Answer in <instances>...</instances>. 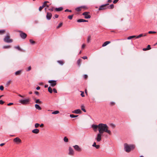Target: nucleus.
<instances>
[{
  "instance_id": "obj_1",
  "label": "nucleus",
  "mask_w": 157,
  "mask_h": 157,
  "mask_svg": "<svg viewBox=\"0 0 157 157\" xmlns=\"http://www.w3.org/2000/svg\"><path fill=\"white\" fill-rule=\"evenodd\" d=\"M98 131L100 133L103 134L104 132L107 133L109 135H111V131L109 130V127L106 124L100 123L98 124Z\"/></svg>"
},
{
  "instance_id": "obj_2",
  "label": "nucleus",
  "mask_w": 157,
  "mask_h": 157,
  "mask_svg": "<svg viewBox=\"0 0 157 157\" xmlns=\"http://www.w3.org/2000/svg\"><path fill=\"white\" fill-rule=\"evenodd\" d=\"M124 150L127 152H130L132 150H133L135 147L133 145H129L127 143L124 144Z\"/></svg>"
},
{
  "instance_id": "obj_3",
  "label": "nucleus",
  "mask_w": 157,
  "mask_h": 157,
  "mask_svg": "<svg viewBox=\"0 0 157 157\" xmlns=\"http://www.w3.org/2000/svg\"><path fill=\"white\" fill-rule=\"evenodd\" d=\"M3 40L5 42L7 43H12L13 42V40L10 39V36L8 34L6 35L5 36L3 39Z\"/></svg>"
},
{
  "instance_id": "obj_4",
  "label": "nucleus",
  "mask_w": 157,
  "mask_h": 157,
  "mask_svg": "<svg viewBox=\"0 0 157 157\" xmlns=\"http://www.w3.org/2000/svg\"><path fill=\"white\" fill-rule=\"evenodd\" d=\"M108 5H109V4L107 3L101 5V6H100L98 9V10H105L107 9V6Z\"/></svg>"
},
{
  "instance_id": "obj_5",
  "label": "nucleus",
  "mask_w": 157,
  "mask_h": 157,
  "mask_svg": "<svg viewBox=\"0 0 157 157\" xmlns=\"http://www.w3.org/2000/svg\"><path fill=\"white\" fill-rule=\"evenodd\" d=\"M29 99H26L24 100H21L19 101V102L23 105L26 104L29 102Z\"/></svg>"
},
{
  "instance_id": "obj_6",
  "label": "nucleus",
  "mask_w": 157,
  "mask_h": 157,
  "mask_svg": "<svg viewBox=\"0 0 157 157\" xmlns=\"http://www.w3.org/2000/svg\"><path fill=\"white\" fill-rule=\"evenodd\" d=\"M102 136L103 134L102 133H99L97 134L95 139L98 142H100L101 140V137Z\"/></svg>"
},
{
  "instance_id": "obj_7",
  "label": "nucleus",
  "mask_w": 157,
  "mask_h": 157,
  "mask_svg": "<svg viewBox=\"0 0 157 157\" xmlns=\"http://www.w3.org/2000/svg\"><path fill=\"white\" fill-rule=\"evenodd\" d=\"M56 81L50 80L48 81V82L50 83L51 86L53 87L55 86L56 84Z\"/></svg>"
},
{
  "instance_id": "obj_8",
  "label": "nucleus",
  "mask_w": 157,
  "mask_h": 157,
  "mask_svg": "<svg viewBox=\"0 0 157 157\" xmlns=\"http://www.w3.org/2000/svg\"><path fill=\"white\" fill-rule=\"evenodd\" d=\"M90 13L89 12H85L83 13L82 14L84 16L85 18L86 19L90 18L91 17V16L88 14Z\"/></svg>"
},
{
  "instance_id": "obj_9",
  "label": "nucleus",
  "mask_w": 157,
  "mask_h": 157,
  "mask_svg": "<svg viewBox=\"0 0 157 157\" xmlns=\"http://www.w3.org/2000/svg\"><path fill=\"white\" fill-rule=\"evenodd\" d=\"M20 37L23 39H25L26 38L27 36V35L26 34L24 33L22 31H20Z\"/></svg>"
},
{
  "instance_id": "obj_10",
  "label": "nucleus",
  "mask_w": 157,
  "mask_h": 157,
  "mask_svg": "<svg viewBox=\"0 0 157 157\" xmlns=\"http://www.w3.org/2000/svg\"><path fill=\"white\" fill-rule=\"evenodd\" d=\"M52 14L49 12H47V15L46 16V18L48 20H50L51 19L52 17Z\"/></svg>"
},
{
  "instance_id": "obj_11",
  "label": "nucleus",
  "mask_w": 157,
  "mask_h": 157,
  "mask_svg": "<svg viewBox=\"0 0 157 157\" xmlns=\"http://www.w3.org/2000/svg\"><path fill=\"white\" fill-rule=\"evenodd\" d=\"M13 141L17 144H19L21 142V140L19 138L16 137L13 139Z\"/></svg>"
},
{
  "instance_id": "obj_12",
  "label": "nucleus",
  "mask_w": 157,
  "mask_h": 157,
  "mask_svg": "<svg viewBox=\"0 0 157 157\" xmlns=\"http://www.w3.org/2000/svg\"><path fill=\"white\" fill-rule=\"evenodd\" d=\"M91 127L93 128L94 131L96 132L97 131V128H99L98 125H97L93 124L92 125Z\"/></svg>"
},
{
  "instance_id": "obj_13",
  "label": "nucleus",
  "mask_w": 157,
  "mask_h": 157,
  "mask_svg": "<svg viewBox=\"0 0 157 157\" xmlns=\"http://www.w3.org/2000/svg\"><path fill=\"white\" fill-rule=\"evenodd\" d=\"M73 147L77 151H81V149L79 146L78 145H75L73 146Z\"/></svg>"
},
{
  "instance_id": "obj_14",
  "label": "nucleus",
  "mask_w": 157,
  "mask_h": 157,
  "mask_svg": "<svg viewBox=\"0 0 157 157\" xmlns=\"http://www.w3.org/2000/svg\"><path fill=\"white\" fill-rule=\"evenodd\" d=\"M69 154L71 155H73L74 154V151L73 149L71 147L69 148Z\"/></svg>"
},
{
  "instance_id": "obj_15",
  "label": "nucleus",
  "mask_w": 157,
  "mask_h": 157,
  "mask_svg": "<svg viewBox=\"0 0 157 157\" xmlns=\"http://www.w3.org/2000/svg\"><path fill=\"white\" fill-rule=\"evenodd\" d=\"M81 112L82 111L80 109H76L72 112L73 113L76 114H80Z\"/></svg>"
},
{
  "instance_id": "obj_16",
  "label": "nucleus",
  "mask_w": 157,
  "mask_h": 157,
  "mask_svg": "<svg viewBox=\"0 0 157 157\" xmlns=\"http://www.w3.org/2000/svg\"><path fill=\"white\" fill-rule=\"evenodd\" d=\"M40 132L39 130L37 129H35L32 131V132L35 134H38Z\"/></svg>"
},
{
  "instance_id": "obj_17",
  "label": "nucleus",
  "mask_w": 157,
  "mask_h": 157,
  "mask_svg": "<svg viewBox=\"0 0 157 157\" xmlns=\"http://www.w3.org/2000/svg\"><path fill=\"white\" fill-rule=\"evenodd\" d=\"M85 7H86L84 6H81V7H78L76 8L75 10L76 11H77L78 12H79V11H81L82 8H84Z\"/></svg>"
},
{
  "instance_id": "obj_18",
  "label": "nucleus",
  "mask_w": 157,
  "mask_h": 157,
  "mask_svg": "<svg viewBox=\"0 0 157 157\" xmlns=\"http://www.w3.org/2000/svg\"><path fill=\"white\" fill-rule=\"evenodd\" d=\"M87 21H88L83 19H79L77 21V22H83Z\"/></svg>"
},
{
  "instance_id": "obj_19",
  "label": "nucleus",
  "mask_w": 157,
  "mask_h": 157,
  "mask_svg": "<svg viewBox=\"0 0 157 157\" xmlns=\"http://www.w3.org/2000/svg\"><path fill=\"white\" fill-rule=\"evenodd\" d=\"M146 36V34H141L139 35L138 36H136V38H139L141 37H143V36Z\"/></svg>"
},
{
  "instance_id": "obj_20",
  "label": "nucleus",
  "mask_w": 157,
  "mask_h": 157,
  "mask_svg": "<svg viewBox=\"0 0 157 157\" xmlns=\"http://www.w3.org/2000/svg\"><path fill=\"white\" fill-rule=\"evenodd\" d=\"M110 41H106L103 44H102V47H105L106 46L107 44L110 43Z\"/></svg>"
},
{
  "instance_id": "obj_21",
  "label": "nucleus",
  "mask_w": 157,
  "mask_h": 157,
  "mask_svg": "<svg viewBox=\"0 0 157 157\" xmlns=\"http://www.w3.org/2000/svg\"><path fill=\"white\" fill-rule=\"evenodd\" d=\"M35 108L39 110H40L41 109V108L40 107L38 104H35Z\"/></svg>"
},
{
  "instance_id": "obj_22",
  "label": "nucleus",
  "mask_w": 157,
  "mask_h": 157,
  "mask_svg": "<svg viewBox=\"0 0 157 157\" xmlns=\"http://www.w3.org/2000/svg\"><path fill=\"white\" fill-rule=\"evenodd\" d=\"M93 147H95L97 149H98L99 148L100 146L98 145H97L95 142H94L92 145Z\"/></svg>"
},
{
  "instance_id": "obj_23",
  "label": "nucleus",
  "mask_w": 157,
  "mask_h": 157,
  "mask_svg": "<svg viewBox=\"0 0 157 157\" xmlns=\"http://www.w3.org/2000/svg\"><path fill=\"white\" fill-rule=\"evenodd\" d=\"M14 48L15 49H17L20 51H22V52L23 51V49H21V48L20 47L18 46H15L14 47Z\"/></svg>"
},
{
  "instance_id": "obj_24",
  "label": "nucleus",
  "mask_w": 157,
  "mask_h": 157,
  "mask_svg": "<svg viewBox=\"0 0 157 157\" xmlns=\"http://www.w3.org/2000/svg\"><path fill=\"white\" fill-rule=\"evenodd\" d=\"M63 9V8L61 7L59 8H55V10L57 11H59L62 10Z\"/></svg>"
},
{
  "instance_id": "obj_25",
  "label": "nucleus",
  "mask_w": 157,
  "mask_h": 157,
  "mask_svg": "<svg viewBox=\"0 0 157 157\" xmlns=\"http://www.w3.org/2000/svg\"><path fill=\"white\" fill-rule=\"evenodd\" d=\"M114 7V5L113 4H111V5H110L109 6H107V9H113V8Z\"/></svg>"
},
{
  "instance_id": "obj_26",
  "label": "nucleus",
  "mask_w": 157,
  "mask_h": 157,
  "mask_svg": "<svg viewBox=\"0 0 157 157\" xmlns=\"http://www.w3.org/2000/svg\"><path fill=\"white\" fill-rule=\"evenodd\" d=\"M91 36L90 35H89L87 38V42L89 43L91 40Z\"/></svg>"
},
{
  "instance_id": "obj_27",
  "label": "nucleus",
  "mask_w": 157,
  "mask_h": 157,
  "mask_svg": "<svg viewBox=\"0 0 157 157\" xmlns=\"http://www.w3.org/2000/svg\"><path fill=\"white\" fill-rule=\"evenodd\" d=\"M35 103H38L39 104H40L42 103V102L41 101H40L39 99H36V101H35Z\"/></svg>"
},
{
  "instance_id": "obj_28",
  "label": "nucleus",
  "mask_w": 157,
  "mask_h": 157,
  "mask_svg": "<svg viewBox=\"0 0 157 157\" xmlns=\"http://www.w3.org/2000/svg\"><path fill=\"white\" fill-rule=\"evenodd\" d=\"M48 1H45L44 2L43 4V5H44V7H45L46 6L47 7H49V6L47 4H46V3H48Z\"/></svg>"
},
{
  "instance_id": "obj_29",
  "label": "nucleus",
  "mask_w": 157,
  "mask_h": 157,
  "mask_svg": "<svg viewBox=\"0 0 157 157\" xmlns=\"http://www.w3.org/2000/svg\"><path fill=\"white\" fill-rule=\"evenodd\" d=\"M81 109L84 112H86V110L85 109V107L84 105H82L81 106Z\"/></svg>"
},
{
  "instance_id": "obj_30",
  "label": "nucleus",
  "mask_w": 157,
  "mask_h": 157,
  "mask_svg": "<svg viewBox=\"0 0 157 157\" xmlns=\"http://www.w3.org/2000/svg\"><path fill=\"white\" fill-rule=\"evenodd\" d=\"M48 91L50 93H52V88L50 87H49L48 88Z\"/></svg>"
},
{
  "instance_id": "obj_31",
  "label": "nucleus",
  "mask_w": 157,
  "mask_h": 157,
  "mask_svg": "<svg viewBox=\"0 0 157 157\" xmlns=\"http://www.w3.org/2000/svg\"><path fill=\"white\" fill-rule=\"evenodd\" d=\"M135 37H136V36H131L128 37L127 38V39L128 40H130V39H131L132 38H135Z\"/></svg>"
},
{
  "instance_id": "obj_32",
  "label": "nucleus",
  "mask_w": 157,
  "mask_h": 157,
  "mask_svg": "<svg viewBox=\"0 0 157 157\" xmlns=\"http://www.w3.org/2000/svg\"><path fill=\"white\" fill-rule=\"evenodd\" d=\"M11 47L10 45L4 46L2 47L3 49L9 48H10Z\"/></svg>"
},
{
  "instance_id": "obj_33",
  "label": "nucleus",
  "mask_w": 157,
  "mask_h": 157,
  "mask_svg": "<svg viewBox=\"0 0 157 157\" xmlns=\"http://www.w3.org/2000/svg\"><path fill=\"white\" fill-rule=\"evenodd\" d=\"M57 62L61 65H63V62L62 60H58L57 61Z\"/></svg>"
},
{
  "instance_id": "obj_34",
  "label": "nucleus",
  "mask_w": 157,
  "mask_h": 157,
  "mask_svg": "<svg viewBox=\"0 0 157 157\" xmlns=\"http://www.w3.org/2000/svg\"><path fill=\"white\" fill-rule=\"evenodd\" d=\"M59 113V111L58 110L55 111L52 113V114H56Z\"/></svg>"
},
{
  "instance_id": "obj_35",
  "label": "nucleus",
  "mask_w": 157,
  "mask_h": 157,
  "mask_svg": "<svg viewBox=\"0 0 157 157\" xmlns=\"http://www.w3.org/2000/svg\"><path fill=\"white\" fill-rule=\"evenodd\" d=\"M44 7V5H42V6H40L39 8V11H41L42 9Z\"/></svg>"
},
{
  "instance_id": "obj_36",
  "label": "nucleus",
  "mask_w": 157,
  "mask_h": 157,
  "mask_svg": "<svg viewBox=\"0 0 157 157\" xmlns=\"http://www.w3.org/2000/svg\"><path fill=\"white\" fill-rule=\"evenodd\" d=\"M21 72V71H17L15 72V75H19L20 74Z\"/></svg>"
},
{
  "instance_id": "obj_37",
  "label": "nucleus",
  "mask_w": 157,
  "mask_h": 157,
  "mask_svg": "<svg viewBox=\"0 0 157 157\" xmlns=\"http://www.w3.org/2000/svg\"><path fill=\"white\" fill-rule=\"evenodd\" d=\"M63 140L65 142H68V139L66 137H65L63 139Z\"/></svg>"
},
{
  "instance_id": "obj_38",
  "label": "nucleus",
  "mask_w": 157,
  "mask_h": 157,
  "mask_svg": "<svg viewBox=\"0 0 157 157\" xmlns=\"http://www.w3.org/2000/svg\"><path fill=\"white\" fill-rule=\"evenodd\" d=\"M70 117L71 118H75V117H77L78 116V115H75L73 114H70Z\"/></svg>"
},
{
  "instance_id": "obj_39",
  "label": "nucleus",
  "mask_w": 157,
  "mask_h": 157,
  "mask_svg": "<svg viewBox=\"0 0 157 157\" xmlns=\"http://www.w3.org/2000/svg\"><path fill=\"white\" fill-rule=\"evenodd\" d=\"M29 41L30 43L32 44H35V42L32 39H30Z\"/></svg>"
},
{
  "instance_id": "obj_40",
  "label": "nucleus",
  "mask_w": 157,
  "mask_h": 157,
  "mask_svg": "<svg viewBox=\"0 0 157 157\" xmlns=\"http://www.w3.org/2000/svg\"><path fill=\"white\" fill-rule=\"evenodd\" d=\"M62 25H63V23L62 22L60 23L59 24V25H58L57 27L56 28L57 29L59 28L60 27H61Z\"/></svg>"
},
{
  "instance_id": "obj_41",
  "label": "nucleus",
  "mask_w": 157,
  "mask_h": 157,
  "mask_svg": "<svg viewBox=\"0 0 157 157\" xmlns=\"http://www.w3.org/2000/svg\"><path fill=\"white\" fill-rule=\"evenodd\" d=\"M73 16V15H69L68 17V18L70 20H71L72 19Z\"/></svg>"
},
{
  "instance_id": "obj_42",
  "label": "nucleus",
  "mask_w": 157,
  "mask_h": 157,
  "mask_svg": "<svg viewBox=\"0 0 157 157\" xmlns=\"http://www.w3.org/2000/svg\"><path fill=\"white\" fill-rule=\"evenodd\" d=\"M77 64H78V65L79 66H80V65H81V64H80V63H81V60L80 59H78L77 60Z\"/></svg>"
},
{
  "instance_id": "obj_43",
  "label": "nucleus",
  "mask_w": 157,
  "mask_h": 157,
  "mask_svg": "<svg viewBox=\"0 0 157 157\" xmlns=\"http://www.w3.org/2000/svg\"><path fill=\"white\" fill-rule=\"evenodd\" d=\"M5 32V30L4 29L0 30V34H2L4 33Z\"/></svg>"
},
{
  "instance_id": "obj_44",
  "label": "nucleus",
  "mask_w": 157,
  "mask_h": 157,
  "mask_svg": "<svg viewBox=\"0 0 157 157\" xmlns=\"http://www.w3.org/2000/svg\"><path fill=\"white\" fill-rule=\"evenodd\" d=\"M40 125L38 123H36L35 124V127L36 128H37L39 126H40Z\"/></svg>"
},
{
  "instance_id": "obj_45",
  "label": "nucleus",
  "mask_w": 157,
  "mask_h": 157,
  "mask_svg": "<svg viewBox=\"0 0 157 157\" xmlns=\"http://www.w3.org/2000/svg\"><path fill=\"white\" fill-rule=\"evenodd\" d=\"M11 82V80H9V81H8L7 82V83L6 84V85L8 86H9L10 84V83Z\"/></svg>"
},
{
  "instance_id": "obj_46",
  "label": "nucleus",
  "mask_w": 157,
  "mask_h": 157,
  "mask_svg": "<svg viewBox=\"0 0 157 157\" xmlns=\"http://www.w3.org/2000/svg\"><path fill=\"white\" fill-rule=\"evenodd\" d=\"M81 95L82 97H84L85 95H84V93L83 91H81Z\"/></svg>"
},
{
  "instance_id": "obj_47",
  "label": "nucleus",
  "mask_w": 157,
  "mask_h": 157,
  "mask_svg": "<svg viewBox=\"0 0 157 157\" xmlns=\"http://www.w3.org/2000/svg\"><path fill=\"white\" fill-rule=\"evenodd\" d=\"M4 90V87L2 85L0 86V90Z\"/></svg>"
},
{
  "instance_id": "obj_48",
  "label": "nucleus",
  "mask_w": 157,
  "mask_h": 157,
  "mask_svg": "<svg viewBox=\"0 0 157 157\" xmlns=\"http://www.w3.org/2000/svg\"><path fill=\"white\" fill-rule=\"evenodd\" d=\"M156 33V32L155 31H150L148 32V33L149 34L155 33Z\"/></svg>"
},
{
  "instance_id": "obj_49",
  "label": "nucleus",
  "mask_w": 157,
  "mask_h": 157,
  "mask_svg": "<svg viewBox=\"0 0 157 157\" xmlns=\"http://www.w3.org/2000/svg\"><path fill=\"white\" fill-rule=\"evenodd\" d=\"M65 12H72L71 10H69L68 9H66L65 10Z\"/></svg>"
},
{
  "instance_id": "obj_50",
  "label": "nucleus",
  "mask_w": 157,
  "mask_h": 157,
  "mask_svg": "<svg viewBox=\"0 0 157 157\" xmlns=\"http://www.w3.org/2000/svg\"><path fill=\"white\" fill-rule=\"evenodd\" d=\"M147 49H148V50H149L151 49L150 45H148L147 46Z\"/></svg>"
},
{
  "instance_id": "obj_51",
  "label": "nucleus",
  "mask_w": 157,
  "mask_h": 157,
  "mask_svg": "<svg viewBox=\"0 0 157 157\" xmlns=\"http://www.w3.org/2000/svg\"><path fill=\"white\" fill-rule=\"evenodd\" d=\"M4 103V102L2 101V100H0V104L2 105Z\"/></svg>"
},
{
  "instance_id": "obj_52",
  "label": "nucleus",
  "mask_w": 157,
  "mask_h": 157,
  "mask_svg": "<svg viewBox=\"0 0 157 157\" xmlns=\"http://www.w3.org/2000/svg\"><path fill=\"white\" fill-rule=\"evenodd\" d=\"M119 0H114L113 1V3L114 4L116 3Z\"/></svg>"
},
{
  "instance_id": "obj_53",
  "label": "nucleus",
  "mask_w": 157,
  "mask_h": 157,
  "mask_svg": "<svg viewBox=\"0 0 157 157\" xmlns=\"http://www.w3.org/2000/svg\"><path fill=\"white\" fill-rule=\"evenodd\" d=\"M31 67L30 66L28 68V70H27V71H30L31 70Z\"/></svg>"
},
{
  "instance_id": "obj_54",
  "label": "nucleus",
  "mask_w": 157,
  "mask_h": 157,
  "mask_svg": "<svg viewBox=\"0 0 157 157\" xmlns=\"http://www.w3.org/2000/svg\"><path fill=\"white\" fill-rule=\"evenodd\" d=\"M53 91L55 93H57V90H56V89L55 88H54L53 89Z\"/></svg>"
},
{
  "instance_id": "obj_55",
  "label": "nucleus",
  "mask_w": 157,
  "mask_h": 157,
  "mask_svg": "<svg viewBox=\"0 0 157 157\" xmlns=\"http://www.w3.org/2000/svg\"><path fill=\"white\" fill-rule=\"evenodd\" d=\"M82 58L84 59H87V57L86 56H84L82 57Z\"/></svg>"
},
{
  "instance_id": "obj_56",
  "label": "nucleus",
  "mask_w": 157,
  "mask_h": 157,
  "mask_svg": "<svg viewBox=\"0 0 157 157\" xmlns=\"http://www.w3.org/2000/svg\"><path fill=\"white\" fill-rule=\"evenodd\" d=\"M110 104L112 105H115V103L113 102H112L110 103Z\"/></svg>"
},
{
  "instance_id": "obj_57",
  "label": "nucleus",
  "mask_w": 157,
  "mask_h": 157,
  "mask_svg": "<svg viewBox=\"0 0 157 157\" xmlns=\"http://www.w3.org/2000/svg\"><path fill=\"white\" fill-rule=\"evenodd\" d=\"M48 10H49V11L51 12L53 10V8H52L49 9Z\"/></svg>"
},
{
  "instance_id": "obj_58",
  "label": "nucleus",
  "mask_w": 157,
  "mask_h": 157,
  "mask_svg": "<svg viewBox=\"0 0 157 157\" xmlns=\"http://www.w3.org/2000/svg\"><path fill=\"white\" fill-rule=\"evenodd\" d=\"M13 104V103H10L7 104V105L10 106Z\"/></svg>"
},
{
  "instance_id": "obj_59",
  "label": "nucleus",
  "mask_w": 157,
  "mask_h": 157,
  "mask_svg": "<svg viewBox=\"0 0 157 157\" xmlns=\"http://www.w3.org/2000/svg\"><path fill=\"white\" fill-rule=\"evenodd\" d=\"M35 94H36L37 95H38L39 94V92L38 91H36L35 92Z\"/></svg>"
},
{
  "instance_id": "obj_60",
  "label": "nucleus",
  "mask_w": 157,
  "mask_h": 157,
  "mask_svg": "<svg viewBox=\"0 0 157 157\" xmlns=\"http://www.w3.org/2000/svg\"><path fill=\"white\" fill-rule=\"evenodd\" d=\"M54 17H55V18H57L59 17V15L57 14H55L54 16Z\"/></svg>"
},
{
  "instance_id": "obj_61",
  "label": "nucleus",
  "mask_w": 157,
  "mask_h": 157,
  "mask_svg": "<svg viewBox=\"0 0 157 157\" xmlns=\"http://www.w3.org/2000/svg\"><path fill=\"white\" fill-rule=\"evenodd\" d=\"M85 46V45L84 44H83L82 46V48H84Z\"/></svg>"
},
{
  "instance_id": "obj_62",
  "label": "nucleus",
  "mask_w": 157,
  "mask_h": 157,
  "mask_svg": "<svg viewBox=\"0 0 157 157\" xmlns=\"http://www.w3.org/2000/svg\"><path fill=\"white\" fill-rule=\"evenodd\" d=\"M88 76L87 75H85L84 76V77L85 78H86Z\"/></svg>"
},
{
  "instance_id": "obj_63",
  "label": "nucleus",
  "mask_w": 157,
  "mask_h": 157,
  "mask_svg": "<svg viewBox=\"0 0 157 157\" xmlns=\"http://www.w3.org/2000/svg\"><path fill=\"white\" fill-rule=\"evenodd\" d=\"M40 89V87L39 86H38L36 88V89L37 90H39Z\"/></svg>"
},
{
  "instance_id": "obj_64",
  "label": "nucleus",
  "mask_w": 157,
  "mask_h": 157,
  "mask_svg": "<svg viewBox=\"0 0 157 157\" xmlns=\"http://www.w3.org/2000/svg\"><path fill=\"white\" fill-rule=\"evenodd\" d=\"M112 2V0H108L107 1V2L108 3H110Z\"/></svg>"
}]
</instances>
